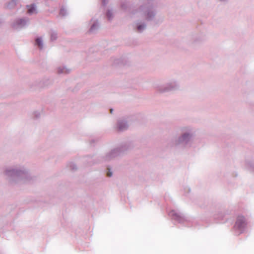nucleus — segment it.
<instances>
[{
    "instance_id": "obj_1",
    "label": "nucleus",
    "mask_w": 254,
    "mask_h": 254,
    "mask_svg": "<svg viewBox=\"0 0 254 254\" xmlns=\"http://www.w3.org/2000/svg\"><path fill=\"white\" fill-rule=\"evenodd\" d=\"M9 183L12 186L20 185L32 182L34 177L24 165H16L6 167L3 171Z\"/></svg>"
},
{
    "instance_id": "obj_2",
    "label": "nucleus",
    "mask_w": 254,
    "mask_h": 254,
    "mask_svg": "<svg viewBox=\"0 0 254 254\" xmlns=\"http://www.w3.org/2000/svg\"><path fill=\"white\" fill-rule=\"evenodd\" d=\"M130 145L125 143L112 149L106 153L104 156L100 157L97 161H93L91 157L84 158V161H87V165H92L96 163L108 162L119 156L130 148Z\"/></svg>"
},
{
    "instance_id": "obj_3",
    "label": "nucleus",
    "mask_w": 254,
    "mask_h": 254,
    "mask_svg": "<svg viewBox=\"0 0 254 254\" xmlns=\"http://www.w3.org/2000/svg\"><path fill=\"white\" fill-rule=\"evenodd\" d=\"M156 14V11L152 3H141L138 7L131 12L132 16L144 18L147 21L152 20Z\"/></svg>"
},
{
    "instance_id": "obj_4",
    "label": "nucleus",
    "mask_w": 254,
    "mask_h": 254,
    "mask_svg": "<svg viewBox=\"0 0 254 254\" xmlns=\"http://www.w3.org/2000/svg\"><path fill=\"white\" fill-rule=\"evenodd\" d=\"M181 134L172 141L175 147L182 145L187 147L190 145L194 136L193 128L190 126L183 127L181 128Z\"/></svg>"
},
{
    "instance_id": "obj_5",
    "label": "nucleus",
    "mask_w": 254,
    "mask_h": 254,
    "mask_svg": "<svg viewBox=\"0 0 254 254\" xmlns=\"http://www.w3.org/2000/svg\"><path fill=\"white\" fill-rule=\"evenodd\" d=\"M179 87V84L177 81L172 80L165 83L156 85L155 89L160 93H165L177 90Z\"/></svg>"
},
{
    "instance_id": "obj_6",
    "label": "nucleus",
    "mask_w": 254,
    "mask_h": 254,
    "mask_svg": "<svg viewBox=\"0 0 254 254\" xmlns=\"http://www.w3.org/2000/svg\"><path fill=\"white\" fill-rule=\"evenodd\" d=\"M246 226L247 222L245 218L243 216H239L234 227L236 234L240 235L244 231Z\"/></svg>"
},
{
    "instance_id": "obj_7",
    "label": "nucleus",
    "mask_w": 254,
    "mask_h": 254,
    "mask_svg": "<svg viewBox=\"0 0 254 254\" xmlns=\"http://www.w3.org/2000/svg\"><path fill=\"white\" fill-rule=\"evenodd\" d=\"M30 22V19L28 17H23L14 19L11 23L12 28L16 30H19L25 27Z\"/></svg>"
},
{
    "instance_id": "obj_8",
    "label": "nucleus",
    "mask_w": 254,
    "mask_h": 254,
    "mask_svg": "<svg viewBox=\"0 0 254 254\" xmlns=\"http://www.w3.org/2000/svg\"><path fill=\"white\" fill-rule=\"evenodd\" d=\"M169 215L174 220L178 221L179 223H183L186 221V219L185 215L175 210H172L169 213Z\"/></svg>"
},
{
    "instance_id": "obj_9",
    "label": "nucleus",
    "mask_w": 254,
    "mask_h": 254,
    "mask_svg": "<svg viewBox=\"0 0 254 254\" xmlns=\"http://www.w3.org/2000/svg\"><path fill=\"white\" fill-rule=\"evenodd\" d=\"M128 126V124L125 119H120L117 121V129L119 131H123L127 130Z\"/></svg>"
},
{
    "instance_id": "obj_10",
    "label": "nucleus",
    "mask_w": 254,
    "mask_h": 254,
    "mask_svg": "<svg viewBox=\"0 0 254 254\" xmlns=\"http://www.w3.org/2000/svg\"><path fill=\"white\" fill-rule=\"evenodd\" d=\"M146 28V24L144 22H137L134 24V29L138 33H141Z\"/></svg>"
},
{
    "instance_id": "obj_11",
    "label": "nucleus",
    "mask_w": 254,
    "mask_h": 254,
    "mask_svg": "<svg viewBox=\"0 0 254 254\" xmlns=\"http://www.w3.org/2000/svg\"><path fill=\"white\" fill-rule=\"evenodd\" d=\"M91 27L89 29V32L90 33L96 32L99 28V24L97 19H92L91 20Z\"/></svg>"
},
{
    "instance_id": "obj_12",
    "label": "nucleus",
    "mask_w": 254,
    "mask_h": 254,
    "mask_svg": "<svg viewBox=\"0 0 254 254\" xmlns=\"http://www.w3.org/2000/svg\"><path fill=\"white\" fill-rule=\"evenodd\" d=\"M27 13L30 15H35L38 13L37 6L35 4L26 5Z\"/></svg>"
},
{
    "instance_id": "obj_13",
    "label": "nucleus",
    "mask_w": 254,
    "mask_h": 254,
    "mask_svg": "<svg viewBox=\"0 0 254 254\" xmlns=\"http://www.w3.org/2000/svg\"><path fill=\"white\" fill-rule=\"evenodd\" d=\"M71 69L66 66L62 65L57 68V73L59 74H66L70 73Z\"/></svg>"
},
{
    "instance_id": "obj_14",
    "label": "nucleus",
    "mask_w": 254,
    "mask_h": 254,
    "mask_svg": "<svg viewBox=\"0 0 254 254\" xmlns=\"http://www.w3.org/2000/svg\"><path fill=\"white\" fill-rule=\"evenodd\" d=\"M17 3V0H11L7 4V7L9 9L14 8Z\"/></svg>"
},
{
    "instance_id": "obj_15",
    "label": "nucleus",
    "mask_w": 254,
    "mask_h": 254,
    "mask_svg": "<svg viewBox=\"0 0 254 254\" xmlns=\"http://www.w3.org/2000/svg\"><path fill=\"white\" fill-rule=\"evenodd\" d=\"M35 42L36 44L40 49H42L43 48V43L42 38H37L35 40Z\"/></svg>"
},
{
    "instance_id": "obj_16",
    "label": "nucleus",
    "mask_w": 254,
    "mask_h": 254,
    "mask_svg": "<svg viewBox=\"0 0 254 254\" xmlns=\"http://www.w3.org/2000/svg\"><path fill=\"white\" fill-rule=\"evenodd\" d=\"M34 89L42 88L43 87V83L41 80H37L33 83Z\"/></svg>"
},
{
    "instance_id": "obj_17",
    "label": "nucleus",
    "mask_w": 254,
    "mask_h": 254,
    "mask_svg": "<svg viewBox=\"0 0 254 254\" xmlns=\"http://www.w3.org/2000/svg\"><path fill=\"white\" fill-rule=\"evenodd\" d=\"M57 33L56 32L52 31L51 32V40L52 41L56 40L57 38Z\"/></svg>"
},
{
    "instance_id": "obj_18",
    "label": "nucleus",
    "mask_w": 254,
    "mask_h": 254,
    "mask_svg": "<svg viewBox=\"0 0 254 254\" xmlns=\"http://www.w3.org/2000/svg\"><path fill=\"white\" fill-rule=\"evenodd\" d=\"M107 17L108 19V20H111L113 17V15L112 11L110 10H108L106 13Z\"/></svg>"
},
{
    "instance_id": "obj_19",
    "label": "nucleus",
    "mask_w": 254,
    "mask_h": 254,
    "mask_svg": "<svg viewBox=\"0 0 254 254\" xmlns=\"http://www.w3.org/2000/svg\"><path fill=\"white\" fill-rule=\"evenodd\" d=\"M69 167L70 169L73 171L76 170L77 169L76 165L73 162H71L69 163Z\"/></svg>"
},
{
    "instance_id": "obj_20",
    "label": "nucleus",
    "mask_w": 254,
    "mask_h": 254,
    "mask_svg": "<svg viewBox=\"0 0 254 254\" xmlns=\"http://www.w3.org/2000/svg\"><path fill=\"white\" fill-rule=\"evenodd\" d=\"M60 15H61V16H65L66 15V10L65 9H64V8H62L61 9H60Z\"/></svg>"
},
{
    "instance_id": "obj_21",
    "label": "nucleus",
    "mask_w": 254,
    "mask_h": 254,
    "mask_svg": "<svg viewBox=\"0 0 254 254\" xmlns=\"http://www.w3.org/2000/svg\"><path fill=\"white\" fill-rule=\"evenodd\" d=\"M127 3H122L121 4V7L124 10H126L127 8Z\"/></svg>"
},
{
    "instance_id": "obj_22",
    "label": "nucleus",
    "mask_w": 254,
    "mask_h": 254,
    "mask_svg": "<svg viewBox=\"0 0 254 254\" xmlns=\"http://www.w3.org/2000/svg\"><path fill=\"white\" fill-rule=\"evenodd\" d=\"M152 0H142L141 3H144V2H146V3L149 2L150 3H152L151 1Z\"/></svg>"
},
{
    "instance_id": "obj_23",
    "label": "nucleus",
    "mask_w": 254,
    "mask_h": 254,
    "mask_svg": "<svg viewBox=\"0 0 254 254\" xmlns=\"http://www.w3.org/2000/svg\"><path fill=\"white\" fill-rule=\"evenodd\" d=\"M219 2L223 3H227L229 0H218Z\"/></svg>"
},
{
    "instance_id": "obj_24",
    "label": "nucleus",
    "mask_w": 254,
    "mask_h": 254,
    "mask_svg": "<svg viewBox=\"0 0 254 254\" xmlns=\"http://www.w3.org/2000/svg\"><path fill=\"white\" fill-rule=\"evenodd\" d=\"M108 3V0H102V4L104 5H106Z\"/></svg>"
},
{
    "instance_id": "obj_25",
    "label": "nucleus",
    "mask_w": 254,
    "mask_h": 254,
    "mask_svg": "<svg viewBox=\"0 0 254 254\" xmlns=\"http://www.w3.org/2000/svg\"><path fill=\"white\" fill-rule=\"evenodd\" d=\"M107 176L109 177H111L112 176V173L111 172H109L108 173Z\"/></svg>"
},
{
    "instance_id": "obj_26",
    "label": "nucleus",
    "mask_w": 254,
    "mask_h": 254,
    "mask_svg": "<svg viewBox=\"0 0 254 254\" xmlns=\"http://www.w3.org/2000/svg\"><path fill=\"white\" fill-rule=\"evenodd\" d=\"M113 111V110L112 109H110V113H112Z\"/></svg>"
},
{
    "instance_id": "obj_27",
    "label": "nucleus",
    "mask_w": 254,
    "mask_h": 254,
    "mask_svg": "<svg viewBox=\"0 0 254 254\" xmlns=\"http://www.w3.org/2000/svg\"><path fill=\"white\" fill-rule=\"evenodd\" d=\"M202 38L199 40V41H202Z\"/></svg>"
}]
</instances>
